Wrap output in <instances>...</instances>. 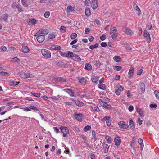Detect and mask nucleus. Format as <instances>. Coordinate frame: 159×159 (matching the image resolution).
<instances>
[{
  "label": "nucleus",
  "mask_w": 159,
  "mask_h": 159,
  "mask_svg": "<svg viewBox=\"0 0 159 159\" xmlns=\"http://www.w3.org/2000/svg\"><path fill=\"white\" fill-rule=\"evenodd\" d=\"M110 33L112 38L113 39H116L118 36V32L116 27L111 28L110 29Z\"/></svg>",
  "instance_id": "f257e3e1"
},
{
  "label": "nucleus",
  "mask_w": 159,
  "mask_h": 159,
  "mask_svg": "<svg viewBox=\"0 0 159 159\" xmlns=\"http://www.w3.org/2000/svg\"><path fill=\"white\" fill-rule=\"evenodd\" d=\"M42 54L43 56L47 58H50L51 57V54L50 51L45 49H43L41 50Z\"/></svg>",
  "instance_id": "f03ea898"
},
{
  "label": "nucleus",
  "mask_w": 159,
  "mask_h": 159,
  "mask_svg": "<svg viewBox=\"0 0 159 159\" xmlns=\"http://www.w3.org/2000/svg\"><path fill=\"white\" fill-rule=\"evenodd\" d=\"M60 129L61 130V132L63 133V137H66V135L69 133L68 129L66 127L61 126L60 128Z\"/></svg>",
  "instance_id": "7ed1b4c3"
},
{
  "label": "nucleus",
  "mask_w": 159,
  "mask_h": 159,
  "mask_svg": "<svg viewBox=\"0 0 159 159\" xmlns=\"http://www.w3.org/2000/svg\"><path fill=\"white\" fill-rule=\"evenodd\" d=\"M144 37L146 38L147 41L148 43H150L151 41V38L149 33L146 30L144 31L143 34Z\"/></svg>",
  "instance_id": "20e7f679"
},
{
  "label": "nucleus",
  "mask_w": 159,
  "mask_h": 159,
  "mask_svg": "<svg viewBox=\"0 0 159 159\" xmlns=\"http://www.w3.org/2000/svg\"><path fill=\"white\" fill-rule=\"evenodd\" d=\"M123 30L127 35H131L132 34V31L128 27H124Z\"/></svg>",
  "instance_id": "39448f33"
},
{
  "label": "nucleus",
  "mask_w": 159,
  "mask_h": 159,
  "mask_svg": "<svg viewBox=\"0 0 159 159\" xmlns=\"http://www.w3.org/2000/svg\"><path fill=\"white\" fill-rule=\"evenodd\" d=\"M63 91L67 93L70 95L71 97H74L75 93L72 90L70 89H63Z\"/></svg>",
  "instance_id": "423d86ee"
},
{
  "label": "nucleus",
  "mask_w": 159,
  "mask_h": 159,
  "mask_svg": "<svg viewBox=\"0 0 159 159\" xmlns=\"http://www.w3.org/2000/svg\"><path fill=\"white\" fill-rule=\"evenodd\" d=\"M118 124L120 128L127 129L129 127V125L125 124V122L123 121L119 122Z\"/></svg>",
  "instance_id": "0eeeda50"
},
{
  "label": "nucleus",
  "mask_w": 159,
  "mask_h": 159,
  "mask_svg": "<svg viewBox=\"0 0 159 159\" xmlns=\"http://www.w3.org/2000/svg\"><path fill=\"white\" fill-rule=\"evenodd\" d=\"M45 39V37L44 35L42 34L40 35L37 37V41L40 43L43 42L44 40Z\"/></svg>",
  "instance_id": "6e6552de"
},
{
  "label": "nucleus",
  "mask_w": 159,
  "mask_h": 159,
  "mask_svg": "<svg viewBox=\"0 0 159 159\" xmlns=\"http://www.w3.org/2000/svg\"><path fill=\"white\" fill-rule=\"evenodd\" d=\"M98 4L97 1L93 0L91 4V7L93 9H95L98 7Z\"/></svg>",
  "instance_id": "1a4fd4ad"
},
{
  "label": "nucleus",
  "mask_w": 159,
  "mask_h": 159,
  "mask_svg": "<svg viewBox=\"0 0 159 159\" xmlns=\"http://www.w3.org/2000/svg\"><path fill=\"white\" fill-rule=\"evenodd\" d=\"M115 144L117 146L120 145L121 142V140L119 137H117L115 138L114 139Z\"/></svg>",
  "instance_id": "9d476101"
},
{
  "label": "nucleus",
  "mask_w": 159,
  "mask_h": 159,
  "mask_svg": "<svg viewBox=\"0 0 159 159\" xmlns=\"http://www.w3.org/2000/svg\"><path fill=\"white\" fill-rule=\"evenodd\" d=\"M110 119V117L108 116H106L103 119V120L106 121L107 125L108 126H109L111 124V122Z\"/></svg>",
  "instance_id": "9b49d317"
},
{
  "label": "nucleus",
  "mask_w": 159,
  "mask_h": 159,
  "mask_svg": "<svg viewBox=\"0 0 159 159\" xmlns=\"http://www.w3.org/2000/svg\"><path fill=\"white\" fill-rule=\"evenodd\" d=\"M49 32V31L48 29H40L39 30V33H40L41 34H43V35H46Z\"/></svg>",
  "instance_id": "f8f14e48"
},
{
  "label": "nucleus",
  "mask_w": 159,
  "mask_h": 159,
  "mask_svg": "<svg viewBox=\"0 0 159 159\" xmlns=\"http://www.w3.org/2000/svg\"><path fill=\"white\" fill-rule=\"evenodd\" d=\"M75 118L78 120L81 121L83 118V115L81 114H77L75 116Z\"/></svg>",
  "instance_id": "ddd939ff"
},
{
  "label": "nucleus",
  "mask_w": 159,
  "mask_h": 159,
  "mask_svg": "<svg viewBox=\"0 0 159 159\" xmlns=\"http://www.w3.org/2000/svg\"><path fill=\"white\" fill-rule=\"evenodd\" d=\"M123 90L122 87L120 85L118 88L117 90L115 91V93L117 95H119L120 94L121 92Z\"/></svg>",
  "instance_id": "4468645a"
},
{
  "label": "nucleus",
  "mask_w": 159,
  "mask_h": 159,
  "mask_svg": "<svg viewBox=\"0 0 159 159\" xmlns=\"http://www.w3.org/2000/svg\"><path fill=\"white\" fill-rule=\"evenodd\" d=\"M8 16L7 14H5L1 16V19L3 20L5 22H7Z\"/></svg>",
  "instance_id": "2eb2a0df"
},
{
  "label": "nucleus",
  "mask_w": 159,
  "mask_h": 159,
  "mask_svg": "<svg viewBox=\"0 0 159 159\" xmlns=\"http://www.w3.org/2000/svg\"><path fill=\"white\" fill-rule=\"evenodd\" d=\"M134 68L133 67H131L129 72V78H131L133 75Z\"/></svg>",
  "instance_id": "dca6fc26"
},
{
  "label": "nucleus",
  "mask_w": 159,
  "mask_h": 159,
  "mask_svg": "<svg viewBox=\"0 0 159 159\" xmlns=\"http://www.w3.org/2000/svg\"><path fill=\"white\" fill-rule=\"evenodd\" d=\"M73 100L74 101L76 105H77L79 107H81L82 106H83L84 105V104L82 102H80L78 99H73Z\"/></svg>",
  "instance_id": "f3484780"
},
{
  "label": "nucleus",
  "mask_w": 159,
  "mask_h": 159,
  "mask_svg": "<svg viewBox=\"0 0 159 159\" xmlns=\"http://www.w3.org/2000/svg\"><path fill=\"white\" fill-rule=\"evenodd\" d=\"M136 110L137 113L140 115L141 117L143 116L144 112L141 108L138 107L136 109Z\"/></svg>",
  "instance_id": "a211bd4d"
},
{
  "label": "nucleus",
  "mask_w": 159,
  "mask_h": 159,
  "mask_svg": "<svg viewBox=\"0 0 159 159\" xmlns=\"http://www.w3.org/2000/svg\"><path fill=\"white\" fill-rule=\"evenodd\" d=\"M37 21L35 19H31L29 20L28 23L29 25H34L36 23Z\"/></svg>",
  "instance_id": "6ab92c4d"
},
{
  "label": "nucleus",
  "mask_w": 159,
  "mask_h": 159,
  "mask_svg": "<svg viewBox=\"0 0 159 159\" xmlns=\"http://www.w3.org/2000/svg\"><path fill=\"white\" fill-rule=\"evenodd\" d=\"M102 146L103 148L104 149V152L107 153L108 151L109 146H108L107 144L103 143H102Z\"/></svg>",
  "instance_id": "aec40b11"
},
{
  "label": "nucleus",
  "mask_w": 159,
  "mask_h": 159,
  "mask_svg": "<svg viewBox=\"0 0 159 159\" xmlns=\"http://www.w3.org/2000/svg\"><path fill=\"white\" fill-rule=\"evenodd\" d=\"M145 85L144 83H142L140 84V91L142 93H143L145 90Z\"/></svg>",
  "instance_id": "412c9836"
},
{
  "label": "nucleus",
  "mask_w": 159,
  "mask_h": 159,
  "mask_svg": "<svg viewBox=\"0 0 159 159\" xmlns=\"http://www.w3.org/2000/svg\"><path fill=\"white\" fill-rule=\"evenodd\" d=\"M29 50V49L27 46H23L22 48V51L24 53H28Z\"/></svg>",
  "instance_id": "4be33fe9"
},
{
  "label": "nucleus",
  "mask_w": 159,
  "mask_h": 159,
  "mask_svg": "<svg viewBox=\"0 0 159 159\" xmlns=\"http://www.w3.org/2000/svg\"><path fill=\"white\" fill-rule=\"evenodd\" d=\"M98 77L96 76H94L92 77L91 80L93 82L95 83L96 84H97L98 82Z\"/></svg>",
  "instance_id": "5701e85b"
},
{
  "label": "nucleus",
  "mask_w": 159,
  "mask_h": 159,
  "mask_svg": "<svg viewBox=\"0 0 159 159\" xmlns=\"http://www.w3.org/2000/svg\"><path fill=\"white\" fill-rule=\"evenodd\" d=\"M113 59L117 62H121L122 60V59L119 56H114L113 57Z\"/></svg>",
  "instance_id": "b1692460"
},
{
  "label": "nucleus",
  "mask_w": 159,
  "mask_h": 159,
  "mask_svg": "<svg viewBox=\"0 0 159 159\" xmlns=\"http://www.w3.org/2000/svg\"><path fill=\"white\" fill-rule=\"evenodd\" d=\"M73 59L76 61H80L81 60L80 58L78 55L75 54L74 55Z\"/></svg>",
  "instance_id": "393cba45"
},
{
  "label": "nucleus",
  "mask_w": 159,
  "mask_h": 159,
  "mask_svg": "<svg viewBox=\"0 0 159 159\" xmlns=\"http://www.w3.org/2000/svg\"><path fill=\"white\" fill-rule=\"evenodd\" d=\"M85 69L88 70H91L92 69L91 65L89 63H87L85 64Z\"/></svg>",
  "instance_id": "a878e982"
},
{
  "label": "nucleus",
  "mask_w": 159,
  "mask_h": 159,
  "mask_svg": "<svg viewBox=\"0 0 159 159\" xmlns=\"http://www.w3.org/2000/svg\"><path fill=\"white\" fill-rule=\"evenodd\" d=\"M85 15L87 17L89 16L90 15V11L89 8H86L85 9Z\"/></svg>",
  "instance_id": "bb28decb"
},
{
  "label": "nucleus",
  "mask_w": 159,
  "mask_h": 159,
  "mask_svg": "<svg viewBox=\"0 0 159 159\" xmlns=\"http://www.w3.org/2000/svg\"><path fill=\"white\" fill-rule=\"evenodd\" d=\"M51 49L52 50H60L61 49V47L60 46L58 45L52 46L51 47Z\"/></svg>",
  "instance_id": "cd10ccee"
},
{
  "label": "nucleus",
  "mask_w": 159,
  "mask_h": 159,
  "mask_svg": "<svg viewBox=\"0 0 159 159\" xmlns=\"http://www.w3.org/2000/svg\"><path fill=\"white\" fill-rule=\"evenodd\" d=\"M54 80L57 81H58L60 82H63L65 81V80L64 79L60 77L55 78H54Z\"/></svg>",
  "instance_id": "c85d7f7f"
},
{
  "label": "nucleus",
  "mask_w": 159,
  "mask_h": 159,
  "mask_svg": "<svg viewBox=\"0 0 159 159\" xmlns=\"http://www.w3.org/2000/svg\"><path fill=\"white\" fill-rule=\"evenodd\" d=\"M133 6L134 7V9L136 11H138V13H137L138 15H140V14L141 13V11L139 7L137 5H136V4H134V5Z\"/></svg>",
  "instance_id": "c756f323"
},
{
  "label": "nucleus",
  "mask_w": 159,
  "mask_h": 159,
  "mask_svg": "<svg viewBox=\"0 0 159 159\" xmlns=\"http://www.w3.org/2000/svg\"><path fill=\"white\" fill-rule=\"evenodd\" d=\"M129 125L131 126L132 129L134 130L135 128L134 123L132 119H131L130 120H129Z\"/></svg>",
  "instance_id": "7c9ffc66"
},
{
  "label": "nucleus",
  "mask_w": 159,
  "mask_h": 159,
  "mask_svg": "<svg viewBox=\"0 0 159 159\" xmlns=\"http://www.w3.org/2000/svg\"><path fill=\"white\" fill-rule=\"evenodd\" d=\"M98 87L100 89L104 90L105 89V85L101 83L98 85Z\"/></svg>",
  "instance_id": "2f4dec72"
},
{
  "label": "nucleus",
  "mask_w": 159,
  "mask_h": 159,
  "mask_svg": "<svg viewBox=\"0 0 159 159\" xmlns=\"http://www.w3.org/2000/svg\"><path fill=\"white\" fill-rule=\"evenodd\" d=\"M105 139L108 143H110L112 140V138L109 136H107L105 137Z\"/></svg>",
  "instance_id": "473e14b6"
},
{
  "label": "nucleus",
  "mask_w": 159,
  "mask_h": 159,
  "mask_svg": "<svg viewBox=\"0 0 159 159\" xmlns=\"http://www.w3.org/2000/svg\"><path fill=\"white\" fill-rule=\"evenodd\" d=\"M74 54L73 53L71 52H69L68 53H67L66 54V57H73L74 56Z\"/></svg>",
  "instance_id": "72a5a7b5"
},
{
  "label": "nucleus",
  "mask_w": 159,
  "mask_h": 159,
  "mask_svg": "<svg viewBox=\"0 0 159 159\" xmlns=\"http://www.w3.org/2000/svg\"><path fill=\"white\" fill-rule=\"evenodd\" d=\"M72 10V7L71 6H69L67 7L66 11L67 13H70Z\"/></svg>",
  "instance_id": "f704fd0d"
},
{
  "label": "nucleus",
  "mask_w": 159,
  "mask_h": 159,
  "mask_svg": "<svg viewBox=\"0 0 159 159\" xmlns=\"http://www.w3.org/2000/svg\"><path fill=\"white\" fill-rule=\"evenodd\" d=\"M122 68V67L120 66H114V69L115 70L117 71H120L121 70Z\"/></svg>",
  "instance_id": "c9c22d12"
},
{
  "label": "nucleus",
  "mask_w": 159,
  "mask_h": 159,
  "mask_svg": "<svg viewBox=\"0 0 159 159\" xmlns=\"http://www.w3.org/2000/svg\"><path fill=\"white\" fill-rule=\"evenodd\" d=\"M22 4L25 7L28 6L27 4V0H21Z\"/></svg>",
  "instance_id": "e433bc0d"
},
{
  "label": "nucleus",
  "mask_w": 159,
  "mask_h": 159,
  "mask_svg": "<svg viewBox=\"0 0 159 159\" xmlns=\"http://www.w3.org/2000/svg\"><path fill=\"white\" fill-rule=\"evenodd\" d=\"M99 44L98 43H96L94 45H91L90 46L89 48L91 49H93L95 48H97L98 47Z\"/></svg>",
  "instance_id": "4c0bfd02"
},
{
  "label": "nucleus",
  "mask_w": 159,
  "mask_h": 159,
  "mask_svg": "<svg viewBox=\"0 0 159 159\" xmlns=\"http://www.w3.org/2000/svg\"><path fill=\"white\" fill-rule=\"evenodd\" d=\"M92 108L93 110L97 111H98L100 110L98 106H95V105H94V106H92Z\"/></svg>",
  "instance_id": "58836bf2"
},
{
  "label": "nucleus",
  "mask_w": 159,
  "mask_h": 159,
  "mask_svg": "<svg viewBox=\"0 0 159 159\" xmlns=\"http://www.w3.org/2000/svg\"><path fill=\"white\" fill-rule=\"evenodd\" d=\"M30 108L32 110H34L36 111H39V109H38L36 107L34 106H31L30 107Z\"/></svg>",
  "instance_id": "ea45409f"
},
{
  "label": "nucleus",
  "mask_w": 159,
  "mask_h": 159,
  "mask_svg": "<svg viewBox=\"0 0 159 159\" xmlns=\"http://www.w3.org/2000/svg\"><path fill=\"white\" fill-rule=\"evenodd\" d=\"M156 98L159 99V92L157 90H155L154 92Z\"/></svg>",
  "instance_id": "a19ab883"
},
{
  "label": "nucleus",
  "mask_w": 159,
  "mask_h": 159,
  "mask_svg": "<svg viewBox=\"0 0 159 159\" xmlns=\"http://www.w3.org/2000/svg\"><path fill=\"white\" fill-rule=\"evenodd\" d=\"M91 126L89 125H87L86 126L84 129V131H87L88 130H89L91 129Z\"/></svg>",
  "instance_id": "79ce46f5"
},
{
  "label": "nucleus",
  "mask_w": 159,
  "mask_h": 159,
  "mask_svg": "<svg viewBox=\"0 0 159 159\" xmlns=\"http://www.w3.org/2000/svg\"><path fill=\"white\" fill-rule=\"evenodd\" d=\"M55 36V34L53 33H51L48 35V38L50 39H53Z\"/></svg>",
  "instance_id": "37998d69"
},
{
  "label": "nucleus",
  "mask_w": 159,
  "mask_h": 159,
  "mask_svg": "<svg viewBox=\"0 0 159 159\" xmlns=\"http://www.w3.org/2000/svg\"><path fill=\"white\" fill-rule=\"evenodd\" d=\"M77 36V34L76 33H72L70 36V38L71 39H74Z\"/></svg>",
  "instance_id": "c03bdc74"
},
{
  "label": "nucleus",
  "mask_w": 159,
  "mask_h": 159,
  "mask_svg": "<svg viewBox=\"0 0 159 159\" xmlns=\"http://www.w3.org/2000/svg\"><path fill=\"white\" fill-rule=\"evenodd\" d=\"M79 81L81 83H84L85 82V80L84 78H80L79 79Z\"/></svg>",
  "instance_id": "a18cd8bd"
},
{
  "label": "nucleus",
  "mask_w": 159,
  "mask_h": 159,
  "mask_svg": "<svg viewBox=\"0 0 159 159\" xmlns=\"http://www.w3.org/2000/svg\"><path fill=\"white\" fill-rule=\"evenodd\" d=\"M19 6L18 5L16 4V2H14L12 3L11 5V7L14 9H16L18 8V7Z\"/></svg>",
  "instance_id": "49530a36"
},
{
  "label": "nucleus",
  "mask_w": 159,
  "mask_h": 159,
  "mask_svg": "<svg viewBox=\"0 0 159 159\" xmlns=\"http://www.w3.org/2000/svg\"><path fill=\"white\" fill-rule=\"evenodd\" d=\"M31 94L34 95V96L37 97H40L41 94L40 93H31Z\"/></svg>",
  "instance_id": "de8ad7c7"
},
{
  "label": "nucleus",
  "mask_w": 159,
  "mask_h": 159,
  "mask_svg": "<svg viewBox=\"0 0 159 159\" xmlns=\"http://www.w3.org/2000/svg\"><path fill=\"white\" fill-rule=\"evenodd\" d=\"M143 68L142 67V68L141 69H140L139 70H138L137 71V75H140V74H141L143 72Z\"/></svg>",
  "instance_id": "09e8293b"
},
{
  "label": "nucleus",
  "mask_w": 159,
  "mask_h": 159,
  "mask_svg": "<svg viewBox=\"0 0 159 159\" xmlns=\"http://www.w3.org/2000/svg\"><path fill=\"white\" fill-rule=\"evenodd\" d=\"M8 73L4 72V71H0V76H2L3 75H8Z\"/></svg>",
  "instance_id": "8fccbe9b"
},
{
  "label": "nucleus",
  "mask_w": 159,
  "mask_h": 159,
  "mask_svg": "<svg viewBox=\"0 0 159 159\" xmlns=\"http://www.w3.org/2000/svg\"><path fill=\"white\" fill-rule=\"evenodd\" d=\"M92 136L95 139V140L96 139V132L94 130H92Z\"/></svg>",
  "instance_id": "3c124183"
},
{
  "label": "nucleus",
  "mask_w": 159,
  "mask_h": 159,
  "mask_svg": "<svg viewBox=\"0 0 159 159\" xmlns=\"http://www.w3.org/2000/svg\"><path fill=\"white\" fill-rule=\"evenodd\" d=\"M99 102L100 105L101 106H102L104 104L106 103L105 102H104V101H103L102 99H99Z\"/></svg>",
  "instance_id": "603ef678"
},
{
  "label": "nucleus",
  "mask_w": 159,
  "mask_h": 159,
  "mask_svg": "<svg viewBox=\"0 0 159 159\" xmlns=\"http://www.w3.org/2000/svg\"><path fill=\"white\" fill-rule=\"evenodd\" d=\"M60 30L61 31H62V30H63L64 31L62 32L64 33L66 32V28L64 26H62L60 27Z\"/></svg>",
  "instance_id": "864d4df0"
},
{
  "label": "nucleus",
  "mask_w": 159,
  "mask_h": 159,
  "mask_svg": "<svg viewBox=\"0 0 159 159\" xmlns=\"http://www.w3.org/2000/svg\"><path fill=\"white\" fill-rule=\"evenodd\" d=\"M50 15V13L49 12H46L44 14V16L46 18H48Z\"/></svg>",
  "instance_id": "5fc2aeb1"
},
{
  "label": "nucleus",
  "mask_w": 159,
  "mask_h": 159,
  "mask_svg": "<svg viewBox=\"0 0 159 159\" xmlns=\"http://www.w3.org/2000/svg\"><path fill=\"white\" fill-rule=\"evenodd\" d=\"M106 38V36L104 34H103L102 36L100 37V39L102 41L104 40Z\"/></svg>",
  "instance_id": "6e6d98bb"
},
{
  "label": "nucleus",
  "mask_w": 159,
  "mask_h": 159,
  "mask_svg": "<svg viewBox=\"0 0 159 159\" xmlns=\"http://www.w3.org/2000/svg\"><path fill=\"white\" fill-rule=\"evenodd\" d=\"M90 1V0H86L85 1V4L87 6H89Z\"/></svg>",
  "instance_id": "4d7b16f0"
},
{
  "label": "nucleus",
  "mask_w": 159,
  "mask_h": 159,
  "mask_svg": "<svg viewBox=\"0 0 159 159\" xmlns=\"http://www.w3.org/2000/svg\"><path fill=\"white\" fill-rule=\"evenodd\" d=\"M150 107L151 108H155L157 107V105L156 104H151L150 105Z\"/></svg>",
  "instance_id": "13d9d810"
},
{
  "label": "nucleus",
  "mask_w": 159,
  "mask_h": 159,
  "mask_svg": "<svg viewBox=\"0 0 159 159\" xmlns=\"http://www.w3.org/2000/svg\"><path fill=\"white\" fill-rule=\"evenodd\" d=\"M134 109V107L133 106H130L128 108V110L130 112H132Z\"/></svg>",
  "instance_id": "bf43d9fd"
},
{
  "label": "nucleus",
  "mask_w": 159,
  "mask_h": 159,
  "mask_svg": "<svg viewBox=\"0 0 159 159\" xmlns=\"http://www.w3.org/2000/svg\"><path fill=\"white\" fill-rule=\"evenodd\" d=\"M17 8L18 9V12H20L23 11L22 8L20 7L19 5L18 6V8Z\"/></svg>",
  "instance_id": "052dcab7"
},
{
  "label": "nucleus",
  "mask_w": 159,
  "mask_h": 159,
  "mask_svg": "<svg viewBox=\"0 0 159 159\" xmlns=\"http://www.w3.org/2000/svg\"><path fill=\"white\" fill-rule=\"evenodd\" d=\"M77 41L78 40L77 39H75L72 41L70 43V45H73V44H75L77 42Z\"/></svg>",
  "instance_id": "680f3d73"
},
{
  "label": "nucleus",
  "mask_w": 159,
  "mask_h": 159,
  "mask_svg": "<svg viewBox=\"0 0 159 159\" xmlns=\"http://www.w3.org/2000/svg\"><path fill=\"white\" fill-rule=\"evenodd\" d=\"M126 44L125 47L126 49L128 50H131V48L130 46L127 43H126Z\"/></svg>",
  "instance_id": "e2e57ef3"
},
{
  "label": "nucleus",
  "mask_w": 159,
  "mask_h": 159,
  "mask_svg": "<svg viewBox=\"0 0 159 159\" xmlns=\"http://www.w3.org/2000/svg\"><path fill=\"white\" fill-rule=\"evenodd\" d=\"M19 60V59H18L17 58L15 57L12 59L11 61L14 62H17Z\"/></svg>",
  "instance_id": "0e129e2a"
},
{
  "label": "nucleus",
  "mask_w": 159,
  "mask_h": 159,
  "mask_svg": "<svg viewBox=\"0 0 159 159\" xmlns=\"http://www.w3.org/2000/svg\"><path fill=\"white\" fill-rule=\"evenodd\" d=\"M1 51H4L7 49V48L5 46H2L0 48Z\"/></svg>",
  "instance_id": "69168bd1"
},
{
  "label": "nucleus",
  "mask_w": 159,
  "mask_h": 159,
  "mask_svg": "<svg viewBox=\"0 0 159 159\" xmlns=\"http://www.w3.org/2000/svg\"><path fill=\"white\" fill-rule=\"evenodd\" d=\"M101 45L102 47H105L107 46V43L105 42H102L101 43Z\"/></svg>",
  "instance_id": "338daca9"
},
{
  "label": "nucleus",
  "mask_w": 159,
  "mask_h": 159,
  "mask_svg": "<svg viewBox=\"0 0 159 159\" xmlns=\"http://www.w3.org/2000/svg\"><path fill=\"white\" fill-rule=\"evenodd\" d=\"M53 129L57 133H58L59 132V129L57 128V127H54Z\"/></svg>",
  "instance_id": "774afa93"
}]
</instances>
